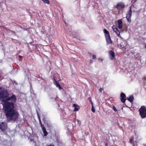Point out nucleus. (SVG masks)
Listing matches in <instances>:
<instances>
[{
    "instance_id": "1",
    "label": "nucleus",
    "mask_w": 146,
    "mask_h": 146,
    "mask_svg": "<svg viewBox=\"0 0 146 146\" xmlns=\"http://www.w3.org/2000/svg\"><path fill=\"white\" fill-rule=\"evenodd\" d=\"M3 104V110L4 111L7 117L10 120L15 121L17 119L18 114L14 110V104L8 101H4Z\"/></svg>"
},
{
    "instance_id": "2",
    "label": "nucleus",
    "mask_w": 146,
    "mask_h": 146,
    "mask_svg": "<svg viewBox=\"0 0 146 146\" xmlns=\"http://www.w3.org/2000/svg\"><path fill=\"white\" fill-rule=\"evenodd\" d=\"M9 95V93L7 91L4 90H1L0 91V100L3 102H4V100H6L7 98L8 97Z\"/></svg>"
},
{
    "instance_id": "3",
    "label": "nucleus",
    "mask_w": 146,
    "mask_h": 146,
    "mask_svg": "<svg viewBox=\"0 0 146 146\" xmlns=\"http://www.w3.org/2000/svg\"><path fill=\"white\" fill-rule=\"evenodd\" d=\"M139 115L142 119L146 117V107L144 106H142L139 110Z\"/></svg>"
},
{
    "instance_id": "4",
    "label": "nucleus",
    "mask_w": 146,
    "mask_h": 146,
    "mask_svg": "<svg viewBox=\"0 0 146 146\" xmlns=\"http://www.w3.org/2000/svg\"><path fill=\"white\" fill-rule=\"evenodd\" d=\"M7 128V124L5 122H0V129L1 131L4 132Z\"/></svg>"
},
{
    "instance_id": "5",
    "label": "nucleus",
    "mask_w": 146,
    "mask_h": 146,
    "mask_svg": "<svg viewBox=\"0 0 146 146\" xmlns=\"http://www.w3.org/2000/svg\"><path fill=\"white\" fill-rule=\"evenodd\" d=\"M132 15L131 7H130L129 10L128 12L126 15V18L129 23L131 22V17Z\"/></svg>"
},
{
    "instance_id": "6",
    "label": "nucleus",
    "mask_w": 146,
    "mask_h": 146,
    "mask_svg": "<svg viewBox=\"0 0 146 146\" xmlns=\"http://www.w3.org/2000/svg\"><path fill=\"white\" fill-rule=\"evenodd\" d=\"M112 28L113 31H114L116 34L118 36H120V33L119 31L118 30L117 27L115 25H113L112 27Z\"/></svg>"
},
{
    "instance_id": "7",
    "label": "nucleus",
    "mask_w": 146,
    "mask_h": 146,
    "mask_svg": "<svg viewBox=\"0 0 146 146\" xmlns=\"http://www.w3.org/2000/svg\"><path fill=\"white\" fill-rule=\"evenodd\" d=\"M17 100L16 97L15 95L13 94L11 97L8 96L7 98L6 101H10L11 100H13L14 102H15Z\"/></svg>"
},
{
    "instance_id": "8",
    "label": "nucleus",
    "mask_w": 146,
    "mask_h": 146,
    "mask_svg": "<svg viewBox=\"0 0 146 146\" xmlns=\"http://www.w3.org/2000/svg\"><path fill=\"white\" fill-rule=\"evenodd\" d=\"M125 95L123 93H122L120 95V99L121 101V102L123 103L125 102L126 99L125 98Z\"/></svg>"
},
{
    "instance_id": "9",
    "label": "nucleus",
    "mask_w": 146,
    "mask_h": 146,
    "mask_svg": "<svg viewBox=\"0 0 146 146\" xmlns=\"http://www.w3.org/2000/svg\"><path fill=\"white\" fill-rule=\"evenodd\" d=\"M105 37L106 41L107 44H111L112 43V42L111 39L110 35L106 36Z\"/></svg>"
},
{
    "instance_id": "10",
    "label": "nucleus",
    "mask_w": 146,
    "mask_h": 146,
    "mask_svg": "<svg viewBox=\"0 0 146 146\" xmlns=\"http://www.w3.org/2000/svg\"><path fill=\"white\" fill-rule=\"evenodd\" d=\"M43 133L44 134L43 137H46L48 135V132L46 131V129L44 126L41 127Z\"/></svg>"
},
{
    "instance_id": "11",
    "label": "nucleus",
    "mask_w": 146,
    "mask_h": 146,
    "mask_svg": "<svg viewBox=\"0 0 146 146\" xmlns=\"http://www.w3.org/2000/svg\"><path fill=\"white\" fill-rule=\"evenodd\" d=\"M118 25V27L119 29H121L122 27V21L121 20H119L117 21Z\"/></svg>"
},
{
    "instance_id": "12",
    "label": "nucleus",
    "mask_w": 146,
    "mask_h": 146,
    "mask_svg": "<svg viewBox=\"0 0 146 146\" xmlns=\"http://www.w3.org/2000/svg\"><path fill=\"white\" fill-rule=\"evenodd\" d=\"M54 79V84L56 86V87H58L60 89H61L62 88H61L59 83L56 81Z\"/></svg>"
},
{
    "instance_id": "13",
    "label": "nucleus",
    "mask_w": 146,
    "mask_h": 146,
    "mask_svg": "<svg viewBox=\"0 0 146 146\" xmlns=\"http://www.w3.org/2000/svg\"><path fill=\"white\" fill-rule=\"evenodd\" d=\"M73 107L74 108V111H76L78 110L79 109V107L77 105L74 104L73 105Z\"/></svg>"
},
{
    "instance_id": "14",
    "label": "nucleus",
    "mask_w": 146,
    "mask_h": 146,
    "mask_svg": "<svg viewBox=\"0 0 146 146\" xmlns=\"http://www.w3.org/2000/svg\"><path fill=\"white\" fill-rule=\"evenodd\" d=\"M133 95L130 96L129 97H127V99L130 102L132 103L133 100Z\"/></svg>"
},
{
    "instance_id": "15",
    "label": "nucleus",
    "mask_w": 146,
    "mask_h": 146,
    "mask_svg": "<svg viewBox=\"0 0 146 146\" xmlns=\"http://www.w3.org/2000/svg\"><path fill=\"white\" fill-rule=\"evenodd\" d=\"M104 32L105 34V37L110 36L109 32L106 29H104Z\"/></svg>"
},
{
    "instance_id": "16",
    "label": "nucleus",
    "mask_w": 146,
    "mask_h": 146,
    "mask_svg": "<svg viewBox=\"0 0 146 146\" xmlns=\"http://www.w3.org/2000/svg\"><path fill=\"white\" fill-rule=\"evenodd\" d=\"M119 7L121 8H123L124 7L125 5H124V3H119L116 6L117 7Z\"/></svg>"
},
{
    "instance_id": "17",
    "label": "nucleus",
    "mask_w": 146,
    "mask_h": 146,
    "mask_svg": "<svg viewBox=\"0 0 146 146\" xmlns=\"http://www.w3.org/2000/svg\"><path fill=\"white\" fill-rule=\"evenodd\" d=\"M109 53L110 56H111V57L113 58L115 56V53L113 51L111 50H110L109 51Z\"/></svg>"
},
{
    "instance_id": "18",
    "label": "nucleus",
    "mask_w": 146,
    "mask_h": 146,
    "mask_svg": "<svg viewBox=\"0 0 146 146\" xmlns=\"http://www.w3.org/2000/svg\"><path fill=\"white\" fill-rule=\"evenodd\" d=\"M134 56L135 58H137L139 56V53H134Z\"/></svg>"
},
{
    "instance_id": "19",
    "label": "nucleus",
    "mask_w": 146,
    "mask_h": 146,
    "mask_svg": "<svg viewBox=\"0 0 146 146\" xmlns=\"http://www.w3.org/2000/svg\"><path fill=\"white\" fill-rule=\"evenodd\" d=\"M42 1L45 3H47L48 4L49 3V1L48 0H42Z\"/></svg>"
},
{
    "instance_id": "20",
    "label": "nucleus",
    "mask_w": 146,
    "mask_h": 146,
    "mask_svg": "<svg viewBox=\"0 0 146 146\" xmlns=\"http://www.w3.org/2000/svg\"><path fill=\"white\" fill-rule=\"evenodd\" d=\"M91 110L93 113L95 112V110L94 108V106H92Z\"/></svg>"
},
{
    "instance_id": "21",
    "label": "nucleus",
    "mask_w": 146,
    "mask_h": 146,
    "mask_svg": "<svg viewBox=\"0 0 146 146\" xmlns=\"http://www.w3.org/2000/svg\"><path fill=\"white\" fill-rule=\"evenodd\" d=\"M113 109L115 111H117V109L114 106H113Z\"/></svg>"
},
{
    "instance_id": "22",
    "label": "nucleus",
    "mask_w": 146,
    "mask_h": 146,
    "mask_svg": "<svg viewBox=\"0 0 146 146\" xmlns=\"http://www.w3.org/2000/svg\"><path fill=\"white\" fill-rule=\"evenodd\" d=\"M39 123L40 124V127H42L43 126H44V125L42 124L41 120L40 121H39Z\"/></svg>"
},
{
    "instance_id": "23",
    "label": "nucleus",
    "mask_w": 146,
    "mask_h": 146,
    "mask_svg": "<svg viewBox=\"0 0 146 146\" xmlns=\"http://www.w3.org/2000/svg\"><path fill=\"white\" fill-rule=\"evenodd\" d=\"M13 83L14 84H15V85H17V82L15 81H13Z\"/></svg>"
},
{
    "instance_id": "24",
    "label": "nucleus",
    "mask_w": 146,
    "mask_h": 146,
    "mask_svg": "<svg viewBox=\"0 0 146 146\" xmlns=\"http://www.w3.org/2000/svg\"><path fill=\"white\" fill-rule=\"evenodd\" d=\"M77 122H78V123L79 124V125H80V124H81V122L79 120H78V119H77Z\"/></svg>"
},
{
    "instance_id": "25",
    "label": "nucleus",
    "mask_w": 146,
    "mask_h": 146,
    "mask_svg": "<svg viewBox=\"0 0 146 146\" xmlns=\"http://www.w3.org/2000/svg\"><path fill=\"white\" fill-rule=\"evenodd\" d=\"M103 90V89L101 88H100L99 89V91L100 92H102Z\"/></svg>"
},
{
    "instance_id": "26",
    "label": "nucleus",
    "mask_w": 146,
    "mask_h": 146,
    "mask_svg": "<svg viewBox=\"0 0 146 146\" xmlns=\"http://www.w3.org/2000/svg\"><path fill=\"white\" fill-rule=\"evenodd\" d=\"M50 99L51 100H53V99L54 100H56V98H52V97H50Z\"/></svg>"
},
{
    "instance_id": "27",
    "label": "nucleus",
    "mask_w": 146,
    "mask_h": 146,
    "mask_svg": "<svg viewBox=\"0 0 146 146\" xmlns=\"http://www.w3.org/2000/svg\"><path fill=\"white\" fill-rule=\"evenodd\" d=\"M96 58V55H94L92 56V58L93 59H94Z\"/></svg>"
},
{
    "instance_id": "28",
    "label": "nucleus",
    "mask_w": 146,
    "mask_h": 146,
    "mask_svg": "<svg viewBox=\"0 0 146 146\" xmlns=\"http://www.w3.org/2000/svg\"><path fill=\"white\" fill-rule=\"evenodd\" d=\"M133 141V139H131L129 140V142L130 143H132Z\"/></svg>"
},
{
    "instance_id": "29",
    "label": "nucleus",
    "mask_w": 146,
    "mask_h": 146,
    "mask_svg": "<svg viewBox=\"0 0 146 146\" xmlns=\"http://www.w3.org/2000/svg\"><path fill=\"white\" fill-rule=\"evenodd\" d=\"M47 146H54V145L53 144H51L50 145H48Z\"/></svg>"
},
{
    "instance_id": "30",
    "label": "nucleus",
    "mask_w": 146,
    "mask_h": 146,
    "mask_svg": "<svg viewBox=\"0 0 146 146\" xmlns=\"http://www.w3.org/2000/svg\"><path fill=\"white\" fill-rule=\"evenodd\" d=\"M37 117H38V118H39V117H40V116H39V114H38V112H37Z\"/></svg>"
},
{
    "instance_id": "31",
    "label": "nucleus",
    "mask_w": 146,
    "mask_h": 146,
    "mask_svg": "<svg viewBox=\"0 0 146 146\" xmlns=\"http://www.w3.org/2000/svg\"><path fill=\"white\" fill-rule=\"evenodd\" d=\"M31 141H33V142H34V140H33V138H32V139L31 138Z\"/></svg>"
},
{
    "instance_id": "32",
    "label": "nucleus",
    "mask_w": 146,
    "mask_h": 146,
    "mask_svg": "<svg viewBox=\"0 0 146 146\" xmlns=\"http://www.w3.org/2000/svg\"><path fill=\"white\" fill-rule=\"evenodd\" d=\"M91 104H92V106H93V102L92 101H91Z\"/></svg>"
},
{
    "instance_id": "33",
    "label": "nucleus",
    "mask_w": 146,
    "mask_h": 146,
    "mask_svg": "<svg viewBox=\"0 0 146 146\" xmlns=\"http://www.w3.org/2000/svg\"><path fill=\"white\" fill-rule=\"evenodd\" d=\"M42 120L43 121H44L45 122V120L44 118H43V119H42Z\"/></svg>"
},
{
    "instance_id": "34",
    "label": "nucleus",
    "mask_w": 146,
    "mask_h": 146,
    "mask_svg": "<svg viewBox=\"0 0 146 146\" xmlns=\"http://www.w3.org/2000/svg\"><path fill=\"white\" fill-rule=\"evenodd\" d=\"M38 118L39 121H40L41 119H40V117H39V118Z\"/></svg>"
},
{
    "instance_id": "35",
    "label": "nucleus",
    "mask_w": 146,
    "mask_h": 146,
    "mask_svg": "<svg viewBox=\"0 0 146 146\" xmlns=\"http://www.w3.org/2000/svg\"><path fill=\"white\" fill-rule=\"evenodd\" d=\"M58 108H58V109H59L60 108H59V104H58Z\"/></svg>"
},
{
    "instance_id": "36",
    "label": "nucleus",
    "mask_w": 146,
    "mask_h": 146,
    "mask_svg": "<svg viewBox=\"0 0 146 146\" xmlns=\"http://www.w3.org/2000/svg\"><path fill=\"white\" fill-rule=\"evenodd\" d=\"M144 78L146 80V76H145V77H144Z\"/></svg>"
},
{
    "instance_id": "37",
    "label": "nucleus",
    "mask_w": 146,
    "mask_h": 146,
    "mask_svg": "<svg viewBox=\"0 0 146 146\" xmlns=\"http://www.w3.org/2000/svg\"><path fill=\"white\" fill-rule=\"evenodd\" d=\"M145 48H146V44L145 45Z\"/></svg>"
},
{
    "instance_id": "38",
    "label": "nucleus",
    "mask_w": 146,
    "mask_h": 146,
    "mask_svg": "<svg viewBox=\"0 0 146 146\" xmlns=\"http://www.w3.org/2000/svg\"><path fill=\"white\" fill-rule=\"evenodd\" d=\"M88 133H87V135H88Z\"/></svg>"
},
{
    "instance_id": "39",
    "label": "nucleus",
    "mask_w": 146,
    "mask_h": 146,
    "mask_svg": "<svg viewBox=\"0 0 146 146\" xmlns=\"http://www.w3.org/2000/svg\"><path fill=\"white\" fill-rule=\"evenodd\" d=\"M90 101L91 102V101H92L91 100H90Z\"/></svg>"
},
{
    "instance_id": "40",
    "label": "nucleus",
    "mask_w": 146,
    "mask_h": 146,
    "mask_svg": "<svg viewBox=\"0 0 146 146\" xmlns=\"http://www.w3.org/2000/svg\"><path fill=\"white\" fill-rule=\"evenodd\" d=\"M17 70H18V69H16V70H17Z\"/></svg>"
},
{
    "instance_id": "41",
    "label": "nucleus",
    "mask_w": 146,
    "mask_h": 146,
    "mask_svg": "<svg viewBox=\"0 0 146 146\" xmlns=\"http://www.w3.org/2000/svg\"><path fill=\"white\" fill-rule=\"evenodd\" d=\"M121 47H122V46H121Z\"/></svg>"
},
{
    "instance_id": "42",
    "label": "nucleus",
    "mask_w": 146,
    "mask_h": 146,
    "mask_svg": "<svg viewBox=\"0 0 146 146\" xmlns=\"http://www.w3.org/2000/svg\"><path fill=\"white\" fill-rule=\"evenodd\" d=\"M1 43L0 42V44Z\"/></svg>"
}]
</instances>
